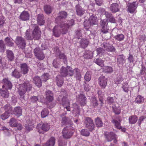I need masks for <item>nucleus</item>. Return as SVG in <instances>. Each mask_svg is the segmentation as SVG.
Returning a JSON list of instances; mask_svg holds the SVG:
<instances>
[{
	"label": "nucleus",
	"mask_w": 146,
	"mask_h": 146,
	"mask_svg": "<svg viewBox=\"0 0 146 146\" xmlns=\"http://www.w3.org/2000/svg\"><path fill=\"white\" fill-rule=\"evenodd\" d=\"M89 15L90 16L89 19H88L92 25H95L97 23V19L96 15L93 14L92 13H89Z\"/></svg>",
	"instance_id": "bb28decb"
},
{
	"label": "nucleus",
	"mask_w": 146,
	"mask_h": 146,
	"mask_svg": "<svg viewBox=\"0 0 146 146\" xmlns=\"http://www.w3.org/2000/svg\"><path fill=\"white\" fill-rule=\"evenodd\" d=\"M63 77L60 75H58L55 77V82L57 85L59 87H61L64 83Z\"/></svg>",
	"instance_id": "aec40b11"
},
{
	"label": "nucleus",
	"mask_w": 146,
	"mask_h": 146,
	"mask_svg": "<svg viewBox=\"0 0 146 146\" xmlns=\"http://www.w3.org/2000/svg\"><path fill=\"white\" fill-rule=\"evenodd\" d=\"M74 71V77L76 80L80 81L82 78L81 72L80 70L78 68L73 69Z\"/></svg>",
	"instance_id": "5701e85b"
},
{
	"label": "nucleus",
	"mask_w": 146,
	"mask_h": 146,
	"mask_svg": "<svg viewBox=\"0 0 146 146\" xmlns=\"http://www.w3.org/2000/svg\"><path fill=\"white\" fill-rule=\"evenodd\" d=\"M7 56L8 60L10 61H13L14 59V54L13 52L9 50H7L6 51Z\"/></svg>",
	"instance_id": "2f4dec72"
},
{
	"label": "nucleus",
	"mask_w": 146,
	"mask_h": 146,
	"mask_svg": "<svg viewBox=\"0 0 146 146\" xmlns=\"http://www.w3.org/2000/svg\"><path fill=\"white\" fill-rule=\"evenodd\" d=\"M73 127L71 125L67 126L63 129L62 131V136L63 137L66 139L70 138L72 135L73 133L72 131Z\"/></svg>",
	"instance_id": "20e7f679"
},
{
	"label": "nucleus",
	"mask_w": 146,
	"mask_h": 146,
	"mask_svg": "<svg viewBox=\"0 0 146 146\" xmlns=\"http://www.w3.org/2000/svg\"><path fill=\"white\" fill-rule=\"evenodd\" d=\"M120 7L117 3H113L111 4L109 7L110 11L112 13H116L120 11Z\"/></svg>",
	"instance_id": "f3484780"
},
{
	"label": "nucleus",
	"mask_w": 146,
	"mask_h": 146,
	"mask_svg": "<svg viewBox=\"0 0 146 146\" xmlns=\"http://www.w3.org/2000/svg\"><path fill=\"white\" fill-rule=\"evenodd\" d=\"M84 123L85 127L88 128L90 131L92 132L95 130V126L93 121L90 117H85L84 121Z\"/></svg>",
	"instance_id": "423d86ee"
},
{
	"label": "nucleus",
	"mask_w": 146,
	"mask_h": 146,
	"mask_svg": "<svg viewBox=\"0 0 146 146\" xmlns=\"http://www.w3.org/2000/svg\"><path fill=\"white\" fill-rule=\"evenodd\" d=\"M95 124L97 127H101L103 125V122L101 119L99 117L95 118L94 120Z\"/></svg>",
	"instance_id": "a19ab883"
},
{
	"label": "nucleus",
	"mask_w": 146,
	"mask_h": 146,
	"mask_svg": "<svg viewBox=\"0 0 146 146\" xmlns=\"http://www.w3.org/2000/svg\"><path fill=\"white\" fill-rule=\"evenodd\" d=\"M146 68L143 64L141 65V67L140 72V75H146Z\"/></svg>",
	"instance_id": "680f3d73"
},
{
	"label": "nucleus",
	"mask_w": 146,
	"mask_h": 146,
	"mask_svg": "<svg viewBox=\"0 0 146 146\" xmlns=\"http://www.w3.org/2000/svg\"><path fill=\"white\" fill-rule=\"evenodd\" d=\"M60 73L59 75L63 77H72L74 74L73 69L69 66L66 67L62 66L60 69Z\"/></svg>",
	"instance_id": "7ed1b4c3"
},
{
	"label": "nucleus",
	"mask_w": 146,
	"mask_h": 146,
	"mask_svg": "<svg viewBox=\"0 0 146 146\" xmlns=\"http://www.w3.org/2000/svg\"><path fill=\"white\" fill-rule=\"evenodd\" d=\"M88 41L86 39H82L80 42V45L82 48L86 47L88 44Z\"/></svg>",
	"instance_id": "49530a36"
},
{
	"label": "nucleus",
	"mask_w": 146,
	"mask_h": 146,
	"mask_svg": "<svg viewBox=\"0 0 146 146\" xmlns=\"http://www.w3.org/2000/svg\"><path fill=\"white\" fill-rule=\"evenodd\" d=\"M81 134L84 136L88 137L90 135V132L88 130L86 129H83L80 131Z\"/></svg>",
	"instance_id": "5fc2aeb1"
},
{
	"label": "nucleus",
	"mask_w": 146,
	"mask_h": 146,
	"mask_svg": "<svg viewBox=\"0 0 146 146\" xmlns=\"http://www.w3.org/2000/svg\"><path fill=\"white\" fill-rule=\"evenodd\" d=\"M32 88L31 85L29 83H24L19 85L17 92L20 96V99L21 100H23L25 99V95L26 92L31 91Z\"/></svg>",
	"instance_id": "f03ea898"
},
{
	"label": "nucleus",
	"mask_w": 146,
	"mask_h": 146,
	"mask_svg": "<svg viewBox=\"0 0 146 146\" xmlns=\"http://www.w3.org/2000/svg\"><path fill=\"white\" fill-rule=\"evenodd\" d=\"M10 114L7 112H5L4 113L1 115L0 117L3 120H4L8 118Z\"/></svg>",
	"instance_id": "338daca9"
},
{
	"label": "nucleus",
	"mask_w": 146,
	"mask_h": 146,
	"mask_svg": "<svg viewBox=\"0 0 146 146\" xmlns=\"http://www.w3.org/2000/svg\"><path fill=\"white\" fill-rule=\"evenodd\" d=\"M9 125L12 127H16L17 122L16 119L14 117L11 118L9 122Z\"/></svg>",
	"instance_id": "79ce46f5"
},
{
	"label": "nucleus",
	"mask_w": 146,
	"mask_h": 146,
	"mask_svg": "<svg viewBox=\"0 0 146 146\" xmlns=\"http://www.w3.org/2000/svg\"><path fill=\"white\" fill-rule=\"evenodd\" d=\"M13 113L17 117H19L22 115V109L20 107H16L14 108Z\"/></svg>",
	"instance_id": "c756f323"
},
{
	"label": "nucleus",
	"mask_w": 146,
	"mask_h": 146,
	"mask_svg": "<svg viewBox=\"0 0 146 146\" xmlns=\"http://www.w3.org/2000/svg\"><path fill=\"white\" fill-rule=\"evenodd\" d=\"M29 14L26 11H24L21 14L20 16V19L23 21H26L29 19Z\"/></svg>",
	"instance_id": "a878e982"
},
{
	"label": "nucleus",
	"mask_w": 146,
	"mask_h": 146,
	"mask_svg": "<svg viewBox=\"0 0 146 146\" xmlns=\"http://www.w3.org/2000/svg\"><path fill=\"white\" fill-rule=\"evenodd\" d=\"M21 72L24 74H27L29 71V67L26 63H23L20 64Z\"/></svg>",
	"instance_id": "b1692460"
},
{
	"label": "nucleus",
	"mask_w": 146,
	"mask_h": 146,
	"mask_svg": "<svg viewBox=\"0 0 146 146\" xmlns=\"http://www.w3.org/2000/svg\"><path fill=\"white\" fill-rule=\"evenodd\" d=\"M49 75L48 73L43 74L41 77V80L42 81L46 82L49 79Z\"/></svg>",
	"instance_id": "774afa93"
},
{
	"label": "nucleus",
	"mask_w": 146,
	"mask_h": 146,
	"mask_svg": "<svg viewBox=\"0 0 146 146\" xmlns=\"http://www.w3.org/2000/svg\"><path fill=\"white\" fill-rule=\"evenodd\" d=\"M68 15L64 11H60L58 16L55 18V22L58 23H63L64 20L66 18Z\"/></svg>",
	"instance_id": "9d476101"
},
{
	"label": "nucleus",
	"mask_w": 146,
	"mask_h": 146,
	"mask_svg": "<svg viewBox=\"0 0 146 146\" xmlns=\"http://www.w3.org/2000/svg\"><path fill=\"white\" fill-rule=\"evenodd\" d=\"M123 90L125 92H127L129 91V86L128 83L127 82L124 83L123 84L122 87Z\"/></svg>",
	"instance_id": "bf43d9fd"
},
{
	"label": "nucleus",
	"mask_w": 146,
	"mask_h": 146,
	"mask_svg": "<svg viewBox=\"0 0 146 146\" xmlns=\"http://www.w3.org/2000/svg\"><path fill=\"white\" fill-rule=\"evenodd\" d=\"M2 83L3 85L2 86L3 88H4L7 90H11L12 87V84L8 78H5L2 80Z\"/></svg>",
	"instance_id": "2eb2a0df"
},
{
	"label": "nucleus",
	"mask_w": 146,
	"mask_h": 146,
	"mask_svg": "<svg viewBox=\"0 0 146 146\" xmlns=\"http://www.w3.org/2000/svg\"><path fill=\"white\" fill-rule=\"evenodd\" d=\"M94 62L97 64L101 67L104 66V61L101 58H97L94 60Z\"/></svg>",
	"instance_id": "09e8293b"
},
{
	"label": "nucleus",
	"mask_w": 146,
	"mask_h": 146,
	"mask_svg": "<svg viewBox=\"0 0 146 146\" xmlns=\"http://www.w3.org/2000/svg\"><path fill=\"white\" fill-rule=\"evenodd\" d=\"M98 105L97 99L94 96L92 97L90 99V106L94 108L97 107Z\"/></svg>",
	"instance_id": "e433bc0d"
},
{
	"label": "nucleus",
	"mask_w": 146,
	"mask_h": 146,
	"mask_svg": "<svg viewBox=\"0 0 146 146\" xmlns=\"http://www.w3.org/2000/svg\"><path fill=\"white\" fill-rule=\"evenodd\" d=\"M84 28L86 30L88 31L92 24L89 20H86L84 22Z\"/></svg>",
	"instance_id": "c03bdc74"
},
{
	"label": "nucleus",
	"mask_w": 146,
	"mask_h": 146,
	"mask_svg": "<svg viewBox=\"0 0 146 146\" xmlns=\"http://www.w3.org/2000/svg\"><path fill=\"white\" fill-rule=\"evenodd\" d=\"M124 35L122 34L117 35L114 37L116 40L119 41L123 40L124 38Z\"/></svg>",
	"instance_id": "603ef678"
},
{
	"label": "nucleus",
	"mask_w": 146,
	"mask_h": 146,
	"mask_svg": "<svg viewBox=\"0 0 146 146\" xmlns=\"http://www.w3.org/2000/svg\"><path fill=\"white\" fill-rule=\"evenodd\" d=\"M112 122L114 124L115 127L117 129H120L121 128L120 123L118 121L115 119H113L112 121Z\"/></svg>",
	"instance_id": "0e129e2a"
},
{
	"label": "nucleus",
	"mask_w": 146,
	"mask_h": 146,
	"mask_svg": "<svg viewBox=\"0 0 146 146\" xmlns=\"http://www.w3.org/2000/svg\"><path fill=\"white\" fill-rule=\"evenodd\" d=\"M93 54L92 52L88 51L84 56V58L86 59H90L93 57Z\"/></svg>",
	"instance_id": "052dcab7"
},
{
	"label": "nucleus",
	"mask_w": 146,
	"mask_h": 146,
	"mask_svg": "<svg viewBox=\"0 0 146 146\" xmlns=\"http://www.w3.org/2000/svg\"><path fill=\"white\" fill-rule=\"evenodd\" d=\"M62 104L63 107L64 109H66L68 111H70V102L67 98L63 97L62 98Z\"/></svg>",
	"instance_id": "6ab92c4d"
},
{
	"label": "nucleus",
	"mask_w": 146,
	"mask_h": 146,
	"mask_svg": "<svg viewBox=\"0 0 146 146\" xmlns=\"http://www.w3.org/2000/svg\"><path fill=\"white\" fill-rule=\"evenodd\" d=\"M102 45L107 51L113 52L115 51L116 49L112 45H110L108 43L104 42L102 44Z\"/></svg>",
	"instance_id": "a211bd4d"
},
{
	"label": "nucleus",
	"mask_w": 146,
	"mask_h": 146,
	"mask_svg": "<svg viewBox=\"0 0 146 146\" xmlns=\"http://www.w3.org/2000/svg\"><path fill=\"white\" fill-rule=\"evenodd\" d=\"M144 101V98L141 95H138L135 98V101L137 104H140L143 103Z\"/></svg>",
	"instance_id": "a18cd8bd"
},
{
	"label": "nucleus",
	"mask_w": 146,
	"mask_h": 146,
	"mask_svg": "<svg viewBox=\"0 0 146 146\" xmlns=\"http://www.w3.org/2000/svg\"><path fill=\"white\" fill-rule=\"evenodd\" d=\"M103 69L105 72L108 73H110L113 71L112 68L110 66H104Z\"/></svg>",
	"instance_id": "4d7b16f0"
},
{
	"label": "nucleus",
	"mask_w": 146,
	"mask_h": 146,
	"mask_svg": "<svg viewBox=\"0 0 146 146\" xmlns=\"http://www.w3.org/2000/svg\"><path fill=\"white\" fill-rule=\"evenodd\" d=\"M86 98L85 96L82 94H80L78 96L77 100L82 106H85L86 104Z\"/></svg>",
	"instance_id": "412c9836"
},
{
	"label": "nucleus",
	"mask_w": 146,
	"mask_h": 146,
	"mask_svg": "<svg viewBox=\"0 0 146 146\" xmlns=\"http://www.w3.org/2000/svg\"><path fill=\"white\" fill-rule=\"evenodd\" d=\"M73 110L72 111V113H75L76 116H78L80 114V108L77 104L75 103L73 104Z\"/></svg>",
	"instance_id": "c85d7f7f"
},
{
	"label": "nucleus",
	"mask_w": 146,
	"mask_h": 146,
	"mask_svg": "<svg viewBox=\"0 0 146 146\" xmlns=\"http://www.w3.org/2000/svg\"><path fill=\"white\" fill-rule=\"evenodd\" d=\"M34 83L35 85L39 88L42 86V82L41 79L38 76H35L33 78Z\"/></svg>",
	"instance_id": "7c9ffc66"
},
{
	"label": "nucleus",
	"mask_w": 146,
	"mask_h": 146,
	"mask_svg": "<svg viewBox=\"0 0 146 146\" xmlns=\"http://www.w3.org/2000/svg\"><path fill=\"white\" fill-rule=\"evenodd\" d=\"M49 111L48 109L44 108L42 110L41 113V116L42 118H44L47 116L48 114Z\"/></svg>",
	"instance_id": "3c124183"
},
{
	"label": "nucleus",
	"mask_w": 146,
	"mask_h": 146,
	"mask_svg": "<svg viewBox=\"0 0 146 146\" xmlns=\"http://www.w3.org/2000/svg\"><path fill=\"white\" fill-rule=\"evenodd\" d=\"M32 28L33 29L32 31L35 40H38L41 37V32L39 27L36 24L31 25Z\"/></svg>",
	"instance_id": "39448f33"
},
{
	"label": "nucleus",
	"mask_w": 146,
	"mask_h": 146,
	"mask_svg": "<svg viewBox=\"0 0 146 146\" xmlns=\"http://www.w3.org/2000/svg\"><path fill=\"white\" fill-rule=\"evenodd\" d=\"M8 90H1L0 94L1 96L3 98H7L9 97V93L8 91Z\"/></svg>",
	"instance_id": "8fccbe9b"
},
{
	"label": "nucleus",
	"mask_w": 146,
	"mask_h": 146,
	"mask_svg": "<svg viewBox=\"0 0 146 146\" xmlns=\"http://www.w3.org/2000/svg\"><path fill=\"white\" fill-rule=\"evenodd\" d=\"M74 25V21L71 19L67 21L66 23H61L59 26H55L52 29L53 35L55 37H59L61 33L66 34L68 29Z\"/></svg>",
	"instance_id": "f257e3e1"
},
{
	"label": "nucleus",
	"mask_w": 146,
	"mask_h": 146,
	"mask_svg": "<svg viewBox=\"0 0 146 146\" xmlns=\"http://www.w3.org/2000/svg\"><path fill=\"white\" fill-rule=\"evenodd\" d=\"M81 30L80 29H78L75 31V37L78 39L80 38L82 36V33L81 32Z\"/></svg>",
	"instance_id": "864d4df0"
},
{
	"label": "nucleus",
	"mask_w": 146,
	"mask_h": 146,
	"mask_svg": "<svg viewBox=\"0 0 146 146\" xmlns=\"http://www.w3.org/2000/svg\"><path fill=\"white\" fill-rule=\"evenodd\" d=\"M75 10L76 15L80 17L82 16L86 12V10L79 3L75 5Z\"/></svg>",
	"instance_id": "ddd939ff"
},
{
	"label": "nucleus",
	"mask_w": 146,
	"mask_h": 146,
	"mask_svg": "<svg viewBox=\"0 0 146 146\" xmlns=\"http://www.w3.org/2000/svg\"><path fill=\"white\" fill-rule=\"evenodd\" d=\"M44 9L45 12L47 14L51 13L52 12L53 8L49 5H45L44 7Z\"/></svg>",
	"instance_id": "c9c22d12"
},
{
	"label": "nucleus",
	"mask_w": 146,
	"mask_h": 146,
	"mask_svg": "<svg viewBox=\"0 0 146 146\" xmlns=\"http://www.w3.org/2000/svg\"><path fill=\"white\" fill-rule=\"evenodd\" d=\"M27 123L25 124V130L28 132L33 129V126L32 123L30 121H27Z\"/></svg>",
	"instance_id": "473e14b6"
},
{
	"label": "nucleus",
	"mask_w": 146,
	"mask_h": 146,
	"mask_svg": "<svg viewBox=\"0 0 146 146\" xmlns=\"http://www.w3.org/2000/svg\"><path fill=\"white\" fill-rule=\"evenodd\" d=\"M5 40L6 44L9 47L13 46L14 45V43L13 42V39L7 37L5 38Z\"/></svg>",
	"instance_id": "37998d69"
},
{
	"label": "nucleus",
	"mask_w": 146,
	"mask_h": 146,
	"mask_svg": "<svg viewBox=\"0 0 146 146\" xmlns=\"http://www.w3.org/2000/svg\"><path fill=\"white\" fill-rule=\"evenodd\" d=\"M96 51L97 52V54L98 55L100 56L104 54L105 51V49L103 48L99 47L97 48L96 49Z\"/></svg>",
	"instance_id": "6e6d98bb"
},
{
	"label": "nucleus",
	"mask_w": 146,
	"mask_h": 146,
	"mask_svg": "<svg viewBox=\"0 0 146 146\" xmlns=\"http://www.w3.org/2000/svg\"><path fill=\"white\" fill-rule=\"evenodd\" d=\"M15 42L18 47L22 49L25 48L26 46V42L25 39L21 36H17Z\"/></svg>",
	"instance_id": "f8f14e48"
},
{
	"label": "nucleus",
	"mask_w": 146,
	"mask_h": 146,
	"mask_svg": "<svg viewBox=\"0 0 146 146\" xmlns=\"http://www.w3.org/2000/svg\"><path fill=\"white\" fill-rule=\"evenodd\" d=\"M59 56L61 59H62L64 63L65 64L67 63V58L66 56L63 53L60 54Z\"/></svg>",
	"instance_id": "13d9d810"
},
{
	"label": "nucleus",
	"mask_w": 146,
	"mask_h": 146,
	"mask_svg": "<svg viewBox=\"0 0 146 146\" xmlns=\"http://www.w3.org/2000/svg\"><path fill=\"white\" fill-rule=\"evenodd\" d=\"M25 38L27 40H33V39L35 40V38L33 36L32 33L31 34L30 33V30L29 29L27 30L25 33Z\"/></svg>",
	"instance_id": "ea45409f"
},
{
	"label": "nucleus",
	"mask_w": 146,
	"mask_h": 146,
	"mask_svg": "<svg viewBox=\"0 0 146 146\" xmlns=\"http://www.w3.org/2000/svg\"><path fill=\"white\" fill-rule=\"evenodd\" d=\"M46 99L49 102H52L53 99V94L51 91L47 90L46 92Z\"/></svg>",
	"instance_id": "cd10ccee"
},
{
	"label": "nucleus",
	"mask_w": 146,
	"mask_h": 146,
	"mask_svg": "<svg viewBox=\"0 0 146 146\" xmlns=\"http://www.w3.org/2000/svg\"><path fill=\"white\" fill-rule=\"evenodd\" d=\"M104 135L107 141L111 142L113 140L114 143L115 144L117 143V137L116 135L114 132H106L104 134Z\"/></svg>",
	"instance_id": "6e6552de"
},
{
	"label": "nucleus",
	"mask_w": 146,
	"mask_h": 146,
	"mask_svg": "<svg viewBox=\"0 0 146 146\" xmlns=\"http://www.w3.org/2000/svg\"><path fill=\"white\" fill-rule=\"evenodd\" d=\"M50 127V125L48 123H44L42 125L40 124H38L36 128L39 133L43 134L44 132H47L49 130Z\"/></svg>",
	"instance_id": "1a4fd4ad"
},
{
	"label": "nucleus",
	"mask_w": 146,
	"mask_h": 146,
	"mask_svg": "<svg viewBox=\"0 0 146 146\" xmlns=\"http://www.w3.org/2000/svg\"><path fill=\"white\" fill-rule=\"evenodd\" d=\"M4 110L5 112H7L9 113L12 114L13 113L12 107L9 104L5 105L3 107Z\"/></svg>",
	"instance_id": "4c0bfd02"
},
{
	"label": "nucleus",
	"mask_w": 146,
	"mask_h": 146,
	"mask_svg": "<svg viewBox=\"0 0 146 146\" xmlns=\"http://www.w3.org/2000/svg\"><path fill=\"white\" fill-rule=\"evenodd\" d=\"M55 139L54 137H51L45 143V146H54L55 143Z\"/></svg>",
	"instance_id": "f704fd0d"
},
{
	"label": "nucleus",
	"mask_w": 146,
	"mask_h": 146,
	"mask_svg": "<svg viewBox=\"0 0 146 146\" xmlns=\"http://www.w3.org/2000/svg\"><path fill=\"white\" fill-rule=\"evenodd\" d=\"M38 24L40 26L43 25L45 23V20L44 15L42 14H38L36 19Z\"/></svg>",
	"instance_id": "4be33fe9"
},
{
	"label": "nucleus",
	"mask_w": 146,
	"mask_h": 146,
	"mask_svg": "<svg viewBox=\"0 0 146 146\" xmlns=\"http://www.w3.org/2000/svg\"><path fill=\"white\" fill-rule=\"evenodd\" d=\"M70 119L69 118L66 117H64L62 118V120L61 123L62 125L67 124L69 123Z\"/></svg>",
	"instance_id": "69168bd1"
},
{
	"label": "nucleus",
	"mask_w": 146,
	"mask_h": 146,
	"mask_svg": "<svg viewBox=\"0 0 146 146\" xmlns=\"http://www.w3.org/2000/svg\"><path fill=\"white\" fill-rule=\"evenodd\" d=\"M44 49H40L39 47H37L33 50L34 55L36 58L39 60H43L45 58L44 54L43 52Z\"/></svg>",
	"instance_id": "0eeeda50"
},
{
	"label": "nucleus",
	"mask_w": 146,
	"mask_h": 146,
	"mask_svg": "<svg viewBox=\"0 0 146 146\" xmlns=\"http://www.w3.org/2000/svg\"><path fill=\"white\" fill-rule=\"evenodd\" d=\"M138 120L137 117L135 115H132L129 118V123L130 124H135Z\"/></svg>",
	"instance_id": "72a5a7b5"
},
{
	"label": "nucleus",
	"mask_w": 146,
	"mask_h": 146,
	"mask_svg": "<svg viewBox=\"0 0 146 146\" xmlns=\"http://www.w3.org/2000/svg\"><path fill=\"white\" fill-rule=\"evenodd\" d=\"M123 80L122 76L120 74H117L115 80V82L116 84H120Z\"/></svg>",
	"instance_id": "de8ad7c7"
},
{
	"label": "nucleus",
	"mask_w": 146,
	"mask_h": 146,
	"mask_svg": "<svg viewBox=\"0 0 146 146\" xmlns=\"http://www.w3.org/2000/svg\"><path fill=\"white\" fill-rule=\"evenodd\" d=\"M91 78L90 72L89 71L87 72L85 74L84 76V79L86 81L89 82V81Z\"/></svg>",
	"instance_id": "e2e57ef3"
},
{
	"label": "nucleus",
	"mask_w": 146,
	"mask_h": 146,
	"mask_svg": "<svg viewBox=\"0 0 146 146\" xmlns=\"http://www.w3.org/2000/svg\"><path fill=\"white\" fill-rule=\"evenodd\" d=\"M107 79L104 76H101L99 77L98 80V82L101 88L104 89L107 85Z\"/></svg>",
	"instance_id": "dca6fc26"
},
{
	"label": "nucleus",
	"mask_w": 146,
	"mask_h": 146,
	"mask_svg": "<svg viewBox=\"0 0 146 146\" xmlns=\"http://www.w3.org/2000/svg\"><path fill=\"white\" fill-rule=\"evenodd\" d=\"M11 76L16 78H19L22 76L21 72L18 69L15 68L12 71Z\"/></svg>",
	"instance_id": "393cba45"
},
{
	"label": "nucleus",
	"mask_w": 146,
	"mask_h": 146,
	"mask_svg": "<svg viewBox=\"0 0 146 146\" xmlns=\"http://www.w3.org/2000/svg\"><path fill=\"white\" fill-rule=\"evenodd\" d=\"M138 3L136 2H133L132 3H128L127 4V11L132 14L136 13V9L138 6Z\"/></svg>",
	"instance_id": "9b49d317"
},
{
	"label": "nucleus",
	"mask_w": 146,
	"mask_h": 146,
	"mask_svg": "<svg viewBox=\"0 0 146 146\" xmlns=\"http://www.w3.org/2000/svg\"><path fill=\"white\" fill-rule=\"evenodd\" d=\"M117 62L119 64H121L123 65L125 62V57L123 54L119 55L117 58Z\"/></svg>",
	"instance_id": "58836bf2"
},
{
	"label": "nucleus",
	"mask_w": 146,
	"mask_h": 146,
	"mask_svg": "<svg viewBox=\"0 0 146 146\" xmlns=\"http://www.w3.org/2000/svg\"><path fill=\"white\" fill-rule=\"evenodd\" d=\"M102 10L105 11L104 15L108 21L112 23H115L116 20L112 14L111 12L110 13L106 11H105L104 9H102Z\"/></svg>",
	"instance_id": "4468645a"
}]
</instances>
